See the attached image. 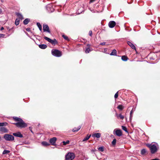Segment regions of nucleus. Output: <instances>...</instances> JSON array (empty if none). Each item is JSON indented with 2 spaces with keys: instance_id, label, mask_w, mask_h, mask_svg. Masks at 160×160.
<instances>
[{
  "instance_id": "1",
  "label": "nucleus",
  "mask_w": 160,
  "mask_h": 160,
  "mask_svg": "<svg viewBox=\"0 0 160 160\" xmlns=\"http://www.w3.org/2000/svg\"><path fill=\"white\" fill-rule=\"evenodd\" d=\"M147 146L150 148L151 152L152 154L156 152L158 148V144L155 143H152L151 144H147Z\"/></svg>"
},
{
  "instance_id": "2",
  "label": "nucleus",
  "mask_w": 160,
  "mask_h": 160,
  "mask_svg": "<svg viewBox=\"0 0 160 160\" xmlns=\"http://www.w3.org/2000/svg\"><path fill=\"white\" fill-rule=\"evenodd\" d=\"M14 124L18 128H24L27 126V124L22 120L19 122L14 123Z\"/></svg>"
},
{
  "instance_id": "3",
  "label": "nucleus",
  "mask_w": 160,
  "mask_h": 160,
  "mask_svg": "<svg viewBox=\"0 0 160 160\" xmlns=\"http://www.w3.org/2000/svg\"><path fill=\"white\" fill-rule=\"evenodd\" d=\"M75 157V154L72 152H68L65 156L66 160H72Z\"/></svg>"
},
{
  "instance_id": "4",
  "label": "nucleus",
  "mask_w": 160,
  "mask_h": 160,
  "mask_svg": "<svg viewBox=\"0 0 160 160\" xmlns=\"http://www.w3.org/2000/svg\"><path fill=\"white\" fill-rule=\"evenodd\" d=\"M52 53L53 55L57 57H60L62 56L61 52L57 50H52Z\"/></svg>"
},
{
  "instance_id": "5",
  "label": "nucleus",
  "mask_w": 160,
  "mask_h": 160,
  "mask_svg": "<svg viewBox=\"0 0 160 160\" xmlns=\"http://www.w3.org/2000/svg\"><path fill=\"white\" fill-rule=\"evenodd\" d=\"M4 139L8 141H13L14 140V137L9 134H5L3 137Z\"/></svg>"
},
{
  "instance_id": "6",
  "label": "nucleus",
  "mask_w": 160,
  "mask_h": 160,
  "mask_svg": "<svg viewBox=\"0 0 160 160\" xmlns=\"http://www.w3.org/2000/svg\"><path fill=\"white\" fill-rule=\"evenodd\" d=\"M16 15L18 17V18H17L15 22V24L16 25H18L19 24L20 19H23L22 15L19 13H16Z\"/></svg>"
},
{
  "instance_id": "7",
  "label": "nucleus",
  "mask_w": 160,
  "mask_h": 160,
  "mask_svg": "<svg viewBox=\"0 0 160 160\" xmlns=\"http://www.w3.org/2000/svg\"><path fill=\"white\" fill-rule=\"evenodd\" d=\"M115 134L117 136L120 137L122 135V131L120 129H115L113 131V133Z\"/></svg>"
},
{
  "instance_id": "8",
  "label": "nucleus",
  "mask_w": 160,
  "mask_h": 160,
  "mask_svg": "<svg viewBox=\"0 0 160 160\" xmlns=\"http://www.w3.org/2000/svg\"><path fill=\"white\" fill-rule=\"evenodd\" d=\"M43 30L44 32H47L49 33L50 32L48 26L46 24H44L43 25Z\"/></svg>"
},
{
  "instance_id": "9",
  "label": "nucleus",
  "mask_w": 160,
  "mask_h": 160,
  "mask_svg": "<svg viewBox=\"0 0 160 160\" xmlns=\"http://www.w3.org/2000/svg\"><path fill=\"white\" fill-rule=\"evenodd\" d=\"M116 24V23L115 21H110L108 23V26L110 28H112L114 27Z\"/></svg>"
},
{
  "instance_id": "10",
  "label": "nucleus",
  "mask_w": 160,
  "mask_h": 160,
  "mask_svg": "<svg viewBox=\"0 0 160 160\" xmlns=\"http://www.w3.org/2000/svg\"><path fill=\"white\" fill-rule=\"evenodd\" d=\"M57 138L56 137H53L51 138L49 140V142L52 145H54L56 143Z\"/></svg>"
},
{
  "instance_id": "11",
  "label": "nucleus",
  "mask_w": 160,
  "mask_h": 160,
  "mask_svg": "<svg viewBox=\"0 0 160 160\" xmlns=\"http://www.w3.org/2000/svg\"><path fill=\"white\" fill-rule=\"evenodd\" d=\"M13 135L14 136L19 138H22L23 137L22 135L19 132L17 133H13Z\"/></svg>"
},
{
  "instance_id": "12",
  "label": "nucleus",
  "mask_w": 160,
  "mask_h": 160,
  "mask_svg": "<svg viewBox=\"0 0 160 160\" xmlns=\"http://www.w3.org/2000/svg\"><path fill=\"white\" fill-rule=\"evenodd\" d=\"M127 43L132 49L135 50H136V47L131 42L129 41H128L127 42Z\"/></svg>"
},
{
  "instance_id": "13",
  "label": "nucleus",
  "mask_w": 160,
  "mask_h": 160,
  "mask_svg": "<svg viewBox=\"0 0 160 160\" xmlns=\"http://www.w3.org/2000/svg\"><path fill=\"white\" fill-rule=\"evenodd\" d=\"M0 132L3 133L8 132V130L5 128L1 127L0 128Z\"/></svg>"
},
{
  "instance_id": "14",
  "label": "nucleus",
  "mask_w": 160,
  "mask_h": 160,
  "mask_svg": "<svg viewBox=\"0 0 160 160\" xmlns=\"http://www.w3.org/2000/svg\"><path fill=\"white\" fill-rule=\"evenodd\" d=\"M90 45L89 44H87V47L86 48L85 52L86 53H88L90 51Z\"/></svg>"
},
{
  "instance_id": "15",
  "label": "nucleus",
  "mask_w": 160,
  "mask_h": 160,
  "mask_svg": "<svg viewBox=\"0 0 160 160\" xmlns=\"http://www.w3.org/2000/svg\"><path fill=\"white\" fill-rule=\"evenodd\" d=\"M115 115L118 119L120 118L122 120H123L124 118V116L122 115L121 114H118L117 113H116Z\"/></svg>"
},
{
  "instance_id": "16",
  "label": "nucleus",
  "mask_w": 160,
  "mask_h": 160,
  "mask_svg": "<svg viewBox=\"0 0 160 160\" xmlns=\"http://www.w3.org/2000/svg\"><path fill=\"white\" fill-rule=\"evenodd\" d=\"M38 46L40 48L42 49H45L47 47V45L44 44L39 45Z\"/></svg>"
},
{
  "instance_id": "17",
  "label": "nucleus",
  "mask_w": 160,
  "mask_h": 160,
  "mask_svg": "<svg viewBox=\"0 0 160 160\" xmlns=\"http://www.w3.org/2000/svg\"><path fill=\"white\" fill-rule=\"evenodd\" d=\"M92 136L93 137H95L99 138L101 137V134L99 133H95L93 134Z\"/></svg>"
},
{
  "instance_id": "18",
  "label": "nucleus",
  "mask_w": 160,
  "mask_h": 160,
  "mask_svg": "<svg viewBox=\"0 0 160 160\" xmlns=\"http://www.w3.org/2000/svg\"><path fill=\"white\" fill-rule=\"evenodd\" d=\"M110 55L112 56H117V51L115 49H113L112 50Z\"/></svg>"
},
{
  "instance_id": "19",
  "label": "nucleus",
  "mask_w": 160,
  "mask_h": 160,
  "mask_svg": "<svg viewBox=\"0 0 160 160\" xmlns=\"http://www.w3.org/2000/svg\"><path fill=\"white\" fill-rule=\"evenodd\" d=\"M13 118L16 121H18V122L22 120L21 118L16 117H13Z\"/></svg>"
},
{
  "instance_id": "20",
  "label": "nucleus",
  "mask_w": 160,
  "mask_h": 160,
  "mask_svg": "<svg viewBox=\"0 0 160 160\" xmlns=\"http://www.w3.org/2000/svg\"><path fill=\"white\" fill-rule=\"evenodd\" d=\"M81 128V126H79L77 128H75L72 130V131L74 132L78 131Z\"/></svg>"
},
{
  "instance_id": "21",
  "label": "nucleus",
  "mask_w": 160,
  "mask_h": 160,
  "mask_svg": "<svg viewBox=\"0 0 160 160\" xmlns=\"http://www.w3.org/2000/svg\"><path fill=\"white\" fill-rule=\"evenodd\" d=\"M50 43L51 44H53L54 45L57 44L58 43L57 40H56V39H54L53 40L52 39Z\"/></svg>"
},
{
  "instance_id": "22",
  "label": "nucleus",
  "mask_w": 160,
  "mask_h": 160,
  "mask_svg": "<svg viewBox=\"0 0 160 160\" xmlns=\"http://www.w3.org/2000/svg\"><path fill=\"white\" fill-rule=\"evenodd\" d=\"M122 60L123 61H127L128 59V58L126 56H122Z\"/></svg>"
},
{
  "instance_id": "23",
  "label": "nucleus",
  "mask_w": 160,
  "mask_h": 160,
  "mask_svg": "<svg viewBox=\"0 0 160 160\" xmlns=\"http://www.w3.org/2000/svg\"><path fill=\"white\" fill-rule=\"evenodd\" d=\"M29 21L30 20L29 19H28V18L26 19H25L24 20V21L23 22V23L25 25H26L28 23V22H29Z\"/></svg>"
},
{
  "instance_id": "24",
  "label": "nucleus",
  "mask_w": 160,
  "mask_h": 160,
  "mask_svg": "<svg viewBox=\"0 0 160 160\" xmlns=\"http://www.w3.org/2000/svg\"><path fill=\"white\" fill-rule=\"evenodd\" d=\"M37 26L38 27L40 31H41L42 30V27L40 23L39 22H37Z\"/></svg>"
},
{
  "instance_id": "25",
  "label": "nucleus",
  "mask_w": 160,
  "mask_h": 160,
  "mask_svg": "<svg viewBox=\"0 0 160 160\" xmlns=\"http://www.w3.org/2000/svg\"><path fill=\"white\" fill-rule=\"evenodd\" d=\"M91 136V135H88L85 138H84L82 140L83 141H85L88 140Z\"/></svg>"
},
{
  "instance_id": "26",
  "label": "nucleus",
  "mask_w": 160,
  "mask_h": 160,
  "mask_svg": "<svg viewBox=\"0 0 160 160\" xmlns=\"http://www.w3.org/2000/svg\"><path fill=\"white\" fill-rule=\"evenodd\" d=\"M42 144L44 146H47L49 145V144L46 142H42Z\"/></svg>"
},
{
  "instance_id": "27",
  "label": "nucleus",
  "mask_w": 160,
  "mask_h": 160,
  "mask_svg": "<svg viewBox=\"0 0 160 160\" xmlns=\"http://www.w3.org/2000/svg\"><path fill=\"white\" fill-rule=\"evenodd\" d=\"M44 38L50 43L51 42V41L52 39L47 37H46V36L44 37Z\"/></svg>"
},
{
  "instance_id": "28",
  "label": "nucleus",
  "mask_w": 160,
  "mask_h": 160,
  "mask_svg": "<svg viewBox=\"0 0 160 160\" xmlns=\"http://www.w3.org/2000/svg\"><path fill=\"white\" fill-rule=\"evenodd\" d=\"M117 108L121 110H122L123 109L124 107L122 105H118V106Z\"/></svg>"
},
{
  "instance_id": "29",
  "label": "nucleus",
  "mask_w": 160,
  "mask_h": 160,
  "mask_svg": "<svg viewBox=\"0 0 160 160\" xmlns=\"http://www.w3.org/2000/svg\"><path fill=\"white\" fill-rule=\"evenodd\" d=\"M8 125L7 122H0V127L6 126Z\"/></svg>"
},
{
  "instance_id": "30",
  "label": "nucleus",
  "mask_w": 160,
  "mask_h": 160,
  "mask_svg": "<svg viewBox=\"0 0 160 160\" xmlns=\"http://www.w3.org/2000/svg\"><path fill=\"white\" fill-rule=\"evenodd\" d=\"M70 141L69 140H67L66 142L65 141H63L62 143L63 145H65L67 144H68L69 143Z\"/></svg>"
},
{
  "instance_id": "31",
  "label": "nucleus",
  "mask_w": 160,
  "mask_h": 160,
  "mask_svg": "<svg viewBox=\"0 0 160 160\" xmlns=\"http://www.w3.org/2000/svg\"><path fill=\"white\" fill-rule=\"evenodd\" d=\"M10 152V151L9 150H4L2 152V154H8V153H9Z\"/></svg>"
},
{
  "instance_id": "32",
  "label": "nucleus",
  "mask_w": 160,
  "mask_h": 160,
  "mask_svg": "<svg viewBox=\"0 0 160 160\" xmlns=\"http://www.w3.org/2000/svg\"><path fill=\"white\" fill-rule=\"evenodd\" d=\"M116 139H114L112 142V145H115L116 144Z\"/></svg>"
},
{
  "instance_id": "33",
  "label": "nucleus",
  "mask_w": 160,
  "mask_h": 160,
  "mask_svg": "<svg viewBox=\"0 0 160 160\" xmlns=\"http://www.w3.org/2000/svg\"><path fill=\"white\" fill-rule=\"evenodd\" d=\"M122 129L123 130H124L126 132H128V131H127V128L126 127H125L124 126H122Z\"/></svg>"
},
{
  "instance_id": "34",
  "label": "nucleus",
  "mask_w": 160,
  "mask_h": 160,
  "mask_svg": "<svg viewBox=\"0 0 160 160\" xmlns=\"http://www.w3.org/2000/svg\"><path fill=\"white\" fill-rule=\"evenodd\" d=\"M98 149L100 151L102 152L104 150L103 147H100L98 148Z\"/></svg>"
},
{
  "instance_id": "35",
  "label": "nucleus",
  "mask_w": 160,
  "mask_h": 160,
  "mask_svg": "<svg viewBox=\"0 0 160 160\" xmlns=\"http://www.w3.org/2000/svg\"><path fill=\"white\" fill-rule=\"evenodd\" d=\"M62 37L66 40H68V38L67 36H65L64 35H62Z\"/></svg>"
},
{
  "instance_id": "36",
  "label": "nucleus",
  "mask_w": 160,
  "mask_h": 160,
  "mask_svg": "<svg viewBox=\"0 0 160 160\" xmlns=\"http://www.w3.org/2000/svg\"><path fill=\"white\" fill-rule=\"evenodd\" d=\"M146 152V150L145 149H143L141 150V154H144Z\"/></svg>"
},
{
  "instance_id": "37",
  "label": "nucleus",
  "mask_w": 160,
  "mask_h": 160,
  "mask_svg": "<svg viewBox=\"0 0 160 160\" xmlns=\"http://www.w3.org/2000/svg\"><path fill=\"white\" fill-rule=\"evenodd\" d=\"M133 113V109L130 112V119L131 120L132 118V114Z\"/></svg>"
},
{
  "instance_id": "38",
  "label": "nucleus",
  "mask_w": 160,
  "mask_h": 160,
  "mask_svg": "<svg viewBox=\"0 0 160 160\" xmlns=\"http://www.w3.org/2000/svg\"><path fill=\"white\" fill-rule=\"evenodd\" d=\"M118 92H117L114 95V98L115 99L118 98Z\"/></svg>"
},
{
  "instance_id": "39",
  "label": "nucleus",
  "mask_w": 160,
  "mask_h": 160,
  "mask_svg": "<svg viewBox=\"0 0 160 160\" xmlns=\"http://www.w3.org/2000/svg\"><path fill=\"white\" fill-rule=\"evenodd\" d=\"M51 5H49L48 6H47L46 7V8H47V10H48L49 11V10H48V8H51Z\"/></svg>"
},
{
  "instance_id": "40",
  "label": "nucleus",
  "mask_w": 160,
  "mask_h": 160,
  "mask_svg": "<svg viewBox=\"0 0 160 160\" xmlns=\"http://www.w3.org/2000/svg\"><path fill=\"white\" fill-rule=\"evenodd\" d=\"M92 31H89V35L90 36H92Z\"/></svg>"
},
{
  "instance_id": "41",
  "label": "nucleus",
  "mask_w": 160,
  "mask_h": 160,
  "mask_svg": "<svg viewBox=\"0 0 160 160\" xmlns=\"http://www.w3.org/2000/svg\"><path fill=\"white\" fill-rule=\"evenodd\" d=\"M4 36H5V35L3 34H0V38L3 37Z\"/></svg>"
},
{
  "instance_id": "42",
  "label": "nucleus",
  "mask_w": 160,
  "mask_h": 160,
  "mask_svg": "<svg viewBox=\"0 0 160 160\" xmlns=\"http://www.w3.org/2000/svg\"><path fill=\"white\" fill-rule=\"evenodd\" d=\"M105 43H106L105 42H102L101 43H100V45H105Z\"/></svg>"
},
{
  "instance_id": "43",
  "label": "nucleus",
  "mask_w": 160,
  "mask_h": 160,
  "mask_svg": "<svg viewBox=\"0 0 160 160\" xmlns=\"http://www.w3.org/2000/svg\"><path fill=\"white\" fill-rule=\"evenodd\" d=\"M95 0H91L90 1V3H92L95 1Z\"/></svg>"
},
{
  "instance_id": "44",
  "label": "nucleus",
  "mask_w": 160,
  "mask_h": 160,
  "mask_svg": "<svg viewBox=\"0 0 160 160\" xmlns=\"http://www.w3.org/2000/svg\"><path fill=\"white\" fill-rule=\"evenodd\" d=\"M26 30L28 31H30V28H27L26 29Z\"/></svg>"
},
{
  "instance_id": "45",
  "label": "nucleus",
  "mask_w": 160,
  "mask_h": 160,
  "mask_svg": "<svg viewBox=\"0 0 160 160\" xmlns=\"http://www.w3.org/2000/svg\"><path fill=\"white\" fill-rule=\"evenodd\" d=\"M3 29H4V28H3V27H2L1 28V29H0V30H3Z\"/></svg>"
},
{
  "instance_id": "46",
  "label": "nucleus",
  "mask_w": 160,
  "mask_h": 160,
  "mask_svg": "<svg viewBox=\"0 0 160 160\" xmlns=\"http://www.w3.org/2000/svg\"><path fill=\"white\" fill-rule=\"evenodd\" d=\"M2 10L1 8H0V14H1L2 13Z\"/></svg>"
}]
</instances>
